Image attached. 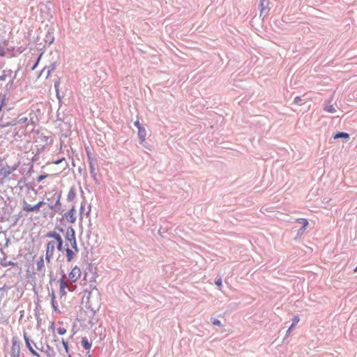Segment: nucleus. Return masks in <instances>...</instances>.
Masks as SVG:
<instances>
[{"instance_id": "obj_1", "label": "nucleus", "mask_w": 357, "mask_h": 357, "mask_svg": "<svg viewBox=\"0 0 357 357\" xmlns=\"http://www.w3.org/2000/svg\"><path fill=\"white\" fill-rule=\"evenodd\" d=\"M47 237L52 238L53 240L50 241L47 244L45 259L50 262L54 257L55 249L62 250L63 241L61 236L55 231H50L47 234Z\"/></svg>"}, {"instance_id": "obj_2", "label": "nucleus", "mask_w": 357, "mask_h": 357, "mask_svg": "<svg viewBox=\"0 0 357 357\" xmlns=\"http://www.w3.org/2000/svg\"><path fill=\"white\" fill-rule=\"evenodd\" d=\"M66 238L70 243L72 248L76 251H78L75 230L73 227H70L67 229Z\"/></svg>"}, {"instance_id": "obj_3", "label": "nucleus", "mask_w": 357, "mask_h": 357, "mask_svg": "<svg viewBox=\"0 0 357 357\" xmlns=\"http://www.w3.org/2000/svg\"><path fill=\"white\" fill-rule=\"evenodd\" d=\"M65 275L58 281L59 284V294L60 296H66L67 294V291H72L73 290L70 289V286L67 284V282L65 280Z\"/></svg>"}, {"instance_id": "obj_4", "label": "nucleus", "mask_w": 357, "mask_h": 357, "mask_svg": "<svg viewBox=\"0 0 357 357\" xmlns=\"http://www.w3.org/2000/svg\"><path fill=\"white\" fill-rule=\"evenodd\" d=\"M58 327L56 328V325L54 322H52L50 325V329L52 330L54 333L55 331L59 335H63L67 333V326H64V322L63 321H59L57 322Z\"/></svg>"}, {"instance_id": "obj_5", "label": "nucleus", "mask_w": 357, "mask_h": 357, "mask_svg": "<svg viewBox=\"0 0 357 357\" xmlns=\"http://www.w3.org/2000/svg\"><path fill=\"white\" fill-rule=\"evenodd\" d=\"M82 272L80 268L75 266L69 273V280L71 283L76 282L81 277Z\"/></svg>"}, {"instance_id": "obj_6", "label": "nucleus", "mask_w": 357, "mask_h": 357, "mask_svg": "<svg viewBox=\"0 0 357 357\" xmlns=\"http://www.w3.org/2000/svg\"><path fill=\"white\" fill-rule=\"evenodd\" d=\"M13 170L14 169L9 167H0V184L5 182V179L8 178Z\"/></svg>"}, {"instance_id": "obj_7", "label": "nucleus", "mask_w": 357, "mask_h": 357, "mask_svg": "<svg viewBox=\"0 0 357 357\" xmlns=\"http://www.w3.org/2000/svg\"><path fill=\"white\" fill-rule=\"evenodd\" d=\"M20 353V342L17 337H13L12 340V348H11V357H19Z\"/></svg>"}, {"instance_id": "obj_8", "label": "nucleus", "mask_w": 357, "mask_h": 357, "mask_svg": "<svg viewBox=\"0 0 357 357\" xmlns=\"http://www.w3.org/2000/svg\"><path fill=\"white\" fill-rule=\"evenodd\" d=\"M44 204L43 202H39L36 205L31 206L29 204L26 202H24L23 204V210L26 212H38L39 211L40 207Z\"/></svg>"}, {"instance_id": "obj_9", "label": "nucleus", "mask_w": 357, "mask_h": 357, "mask_svg": "<svg viewBox=\"0 0 357 357\" xmlns=\"http://www.w3.org/2000/svg\"><path fill=\"white\" fill-rule=\"evenodd\" d=\"M268 5H269L268 0H261L260 5H259V10H260L259 15H260V17H262L263 18H264L266 16H267V15L269 12V10H270Z\"/></svg>"}, {"instance_id": "obj_10", "label": "nucleus", "mask_w": 357, "mask_h": 357, "mask_svg": "<svg viewBox=\"0 0 357 357\" xmlns=\"http://www.w3.org/2000/svg\"><path fill=\"white\" fill-rule=\"evenodd\" d=\"M56 68V63H51L50 65L49 66H45L43 70L40 71L39 75H38V78L40 77H41L43 74H45V79H47L52 72Z\"/></svg>"}, {"instance_id": "obj_11", "label": "nucleus", "mask_w": 357, "mask_h": 357, "mask_svg": "<svg viewBox=\"0 0 357 357\" xmlns=\"http://www.w3.org/2000/svg\"><path fill=\"white\" fill-rule=\"evenodd\" d=\"M65 218L68 222L70 223H74L76 221L75 216V206H73L71 209L65 214Z\"/></svg>"}, {"instance_id": "obj_12", "label": "nucleus", "mask_w": 357, "mask_h": 357, "mask_svg": "<svg viewBox=\"0 0 357 357\" xmlns=\"http://www.w3.org/2000/svg\"><path fill=\"white\" fill-rule=\"evenodd\" d=\"M137 134H138L139 138L141 140V143L144 142L146 139V132L145 128L144 127L139 128V129H138Z\"/></svg>"}, {"instance_id": "obj_13", "label": "nucleus", "mask_w": 357, "mask_h": 357, "mask_svg": "<svg viewBox=\"0 0 357 357\" xmlns=\"http://www.w3.org/2000/svg\"><path fill=\"white\" fill-rule=\"evenodd\" d=\"M12 70L10 69L4 70L2 75H0V81H5L7 78L10 77L12 75Z\"/></svg>"}, {"instance_id": "obj_14", "label": "nucleus", "mask_w": 357, "mask_h": 357, "mask_svg": "<svg viewBox=\"0 0 357 357\" xmlns=\"http://www.w3.org/2000/svg\"><path fill=\"white\" fill-rule=\"evenodd\" d=\"M296 222L302 224L303 227L301 229V233H303L306 229L307 227L308 226L307 220L304 219V218H298L296 220Z\"/></svg>"}, {"instance_id": "obj_15", "label": "nucleus", "mask_w": 357, "mask_h": 357, "mask_svg": "<svg viewBox=\"0 0 357 357\" xmlns=\"http://www.w3.org/2000/svg\"><path fill=\"white\" fill-rule=\"evenodd\" d=\"M82 346L85 349H89L91 347V344L89 342L88 339L86 337H82L81 340Z\"/></svg>"}, {"instance_id": "obj_16", "label": "nucleus", "mask_w": 357, "mask_h": 357, "mask_svg": "<svg viewBox=\"0 0 357 357\" xmlns=\"http://www.w3.org/2000/svg\"><path fill=\"white\" fill-rule=\"evenodd\" d=\"M324 110L326 112L334 114L336 112V109L333 105H326L324 107Z\"/></svg>"}, {"instance_id": "obj_17", "label": "nucleus", "mask_w": 357, "mask_h": 357, "mask_svg": "<svg viewBox=\"0 0 357 357\" xmlns=\"http://www.w3.org/2000/svg\"><path fill=\"white\" fill-rule=\"evenodd\" d=\"M300 320V318L298 316H294L292 321V324L291 325V326L289 328V329L287 330V333H290L293 328L296 326V325L298 323Z\"/></svg>"}, {"instance_id": "obj_18", "label": "nucleus", "mask_w": 357, "mask_h": 357, "mask_svg": "<svg viewBox=\"0 0 357 357\" xmlns=\"http://www.w3.org/2000/svg\"><path fill=\"white\" fill-rule=\"evenodd\" d=\"M24 338H25L26 344L27 347L29 348V351H31V353L35 356H38V353L31 346L29 339L26 337H25Z\"/></svg>"}, {"instance_id": "obj_19", "label": "nucleus", "mask_w": 357, "mask_h": 357, "mask_svg": "<svg viewBox=\"0 0 357 357\" xmlns=\"http://www.w3.org/2000/svg\"><path fill=\"white\" fill-rule=\"evenodd\" d=\"M66 251L67 260L68 261H72V259H73L74 255H75L74 252L69 248H67L66 250Z\"/></svg>"}, {"instance_id": "obj_20", "label": "nucleus", "mask_w": 357, "mask_h": 357, "mask_svg": "<svg viewBox=\"0 0 357 357\" xmlns=\"http://www.w3.org/2000/svg\"><path fill=\"white\" fill-rule=\"evenodd\" d=\"M349 137V134H347L346 132H338V133L335 134V135L334 136V139H337V138L348 139Z\"/></svg>"}, {"instance_id": "obj_21", "label": "nucleus", "mask_w": 357, "mask_h": 357, "mask_svg": "<svg viewBox=\"0 0 357 357\" xmlns=\"http://www.w3.org/2000/svg\"><path fill=\"white\" fill-rule=\"evenodd\" d=\"M51 299H52V307H54V309L56 311H57L58 310V307L55 304L56 296H55V294H54V292L53 291H52V294H51Z\"/></svg>"}, {"instance_id": "obj_22", "label": "nucleus", "mask_w": 357, "mask_h": 357, "mask_svg": "<svg viewBox=\"0 0 357 357\" xmlns=\"http://www.w3.org/2000/svg\"><path fill=\"white\" fill-rule=\"evenodd\" d=\"M44 267V260L43 257H40V260L37 263V268L40 271Z\"/></svg>"}, {"instance_id": "obj_23", "label": "nucleus", "mask_w": 357, "mask_h": 357, "mask_svg": "<svg viewBox=\"0 0 357 357\" xmlns=\"http://www.w3.org/2000/svg\"><path fill=\"white\" fill-rule=\"evenodd\" d=\"M75 197V193L73 189H71L68 194V199L73 200Z\"/></svg>"}, {"instance_id": "obj_24", "label": "nucleus", "mask_w": 357, "mask_h": 357, "mask_svg": "<svg viewBox=\"0 0 357 357\" xmlns=\"http://www.w3.org/2000/svg\"><path fill=\"white\" fill-rule=\"evenodd\" d=\"M61 343H62V344H63V347L65 349V351L66 353H68V342L66 341L65 340L62 339L61 340Z\"/></svg>"}, {"instance_id": "obj_25", "label": "nucleus", "mask_w": 357, "mask_h": 357, "mask_svg": "<svg viewBox=\"0 0 357 357\" xmlns=\"http://www.w3.org/2000/svg\"><path fill=\"white\" fill-rule=\"evenodd\" d=\"M48 176L47 174H43L38 177L37 181L38 182L42 181L43 179L46 178Z\"/></svg>"}, {"instance_id": "obj_26", "label": "nucleus", "mask_w": 357, "mask_h": 357, "mask_svg": "<svg viewBox=\"0 0 357 357\" xmlns=\"http://www.w3.org/2000/svg\"><path fill=\"white\" fill-rule=\"evenodd\" d=\"M215 283L217 286H218L219 287H220L222 286V279L221 278H218L215 281Z\"/></svg>"}, {"instance_id": "obj_27", "label": "nucleus", "mask_w": 357, "mask_h": 357, "mask_svg": "<svg viewBox=\"0 0 357 357\" xmlns=\"http://www.w3.org/2000/svg\"><path fill=\"white\" fill-rule=\"evenodd\" d=\"M134 125L137 128V129H139V128H142V126H141L140 123L139 121H136L135 123H134Z\"/></svg>"}, {"instance_id": "obj_28", "label": "nucleus", "mask_w": 357, "mask_h": 357, "mask_svg": "<svg viewBox=\"0 0 357 357\" xmlns=\"http://www.w3.org/2000/svg\"><path fill=\"white\" fill-rule=\"evenodd\" d=\"M212 323H213V325H215V326H220L221 325L220 321L219 320H218V319H214Z\"/></svg>"}, {"instance_id": "obj_29", "label": "nucleus", "mask_w": 357, "mask_h": 357, "mask_svg": "<svg viewBox=\"0 0 357 357\" xmlns=\"http://www.w3.org/2000/svg\"><path fill=\"white\" fill-rule=\"evenodd\" d=\"M41 56H42V54L40 55V56L38 57V60H37L36 63H35V65L33 66L32 70H34V69L36 68V66H38V63H39V61H40V59Z\"/></svg>"}, {"instance_id": "obj_30", "label": "nucleus", "mask_w": 357, "mask_h": 357, "mask_svg": "<svg viewBox=\"0 0 357 357\" xmlns=\"http://www.w3.org/2000/svg\"><path fill=\"white\" fill-rule=\"evenodd\" d=\"M301 97H299V96H296L294 98V102L295 103L298 104V103H299L301 102Z\"/></svg>"}, {"instance_id": "obj_31", "label": "nucleus", "mask_w": 357, "mask_h": 357, "mask_svg": "<svg viewBox=\"0 0 357 357\" xmlns=\"http://www.w3.org/2000/svg\"><path fill=\"white\" fill-rule=\"evenodd\" d=\"M59 82H56L55 84H54V87H55L56 91L59 90Z\"/></svg>"}, {"instance_id": "obj_32", "label": "nucleus", "mask_w": 357, "mask_h": 357, "mask_svg": "<svg viewBox=\"0 0 357 357\" xmlns=\"http://www.w3.org/2000/svg\"><path fill=\"white\" fill-rule=\"evenodd\" d=\"M63 159H64V158H62L60 160L54 161V163L56 164V165H58V164L61 163Z\"/></svg>"}, {"instance_id": "obj_33", "label": "nucleus", "mask_w": 357, "mask_h": 357, "mask_svg": "<svg viewBox=\"0 0 357 357\" xmlns=\"http://www.w3.org/2000/svg\"><path fill=\"white\" fill-rule=\"evenodd\" d=\"M354 272H357V266L354 270Z\"/></svg>"}, {"instance_id": "obj_34", "label": "nucleus", "mask_w": 357, "mask_h": 357, "mask_svg": "<svg viewBox=\"0 0 357 357\" xmlns=\"http://www.w3.org/2000/svg\"><path fill=\"white\" fill-rule=\"evenodd\" d=\"M0 55H1V56H3V52H0Z\"/></svg>"}, {"instance_id": "obj_35", "label": "nucleus", "mask_w": 357, "mask_h": 357, "mask_svg": "<svg viewBox=\"0 0 357 357\" xmlns=\"http://www.w3.org/2000/svg\"><path fill=\"white\" fill-rule=\"evenodd\" d=\"M69 357H72L70 355H69Z\"/></svg>"}]
</instances>
